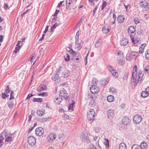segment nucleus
Listing matches in <instances>:
<instances>
[{"label":"nucleus","instance_id":"1","mask_svg":"<svg viewBox=\"0 0 149 149\" xmlns=\"http://www.w3.org/2000/svg\"><path fill=\"white\" fill-rule=\"evenodd\" d=\"M95 112L93 109H91L87 113V118L88 120L91 121L94 120Z\"/></svg>","mask_w":149,"mask_h":149},{"label":"nucleus","instance_id":"2","mask_svg":"<svg viewBox=\"0 0 149 149\" xmlns=\"http://www.w3.org/2000/svg\"><path fill=\"white\" fill-rule=\"evenodd\" d=\"M143 75L144 73L142 71H139L138 74V78L137 80H136V78L137 77V74H136V81L135 82H134V86L137 85L138 83H140Z\"/></svg>","mask_w":149,"mask_h":149},{"label":"nucleus","instance_id":"3","mask_svg":"<svg viewBox=\"0 0 149 149\" xmlns=\"http://www.w3.org/2000/svg\"><path fill=\"white\" fill-rule=\"evenodd\" d=\"M109 70L111 72L113 76L115 77H117L118 74L116 69L111 66H110L108 67Z\"/></svg>","mask_w":149,"mask_h":149},{"label":"nucleus","instance_id":"4","mask_svg":"<svg viewBox=\"0 0 149 149\" xmlns=\"http://www.w3.org/2000/svg\"><path fill=\"white\" fill-rule=\"evenodd\" d=\"M81 140L85 142L88 143L89 141V139L88 138V134L86 132H83L81 136Z\"/></svg>","mask_w":149,"mask_h":149},{"label":"nucleus","instance_id":"5","mask_svg":"<svg viewBox=\"0 0 149 149\" xmlns=\"http://www.w3.org/2000/svg\"><path fill=\"white\" fill-rule=\"evenodd\" d=\"M5 92L4 93L2 94V97L3 99H5L6 97H8L9 95L8 94L10 93V92L11 91V90H10L8 85L5 88Z\"/></svg>","mask_w":149,"mask_h":149},{"label":"nucleus","instance_id":"6","mask_svg":"<svg viewBox=\"0 0 149 149\" xmlns=\"http://www.w3.org/2000/svg\"><path fill=\"white\" fill-rule=\"evenodd\" d=\"M134 123L136 124H139L142 120V118L141 116L139 115H135L133 118Z\"/></svg>","mask_w":149,"mask_h":149},{"label":"nucleus","instance_id":"7","mask_svg":"<svg viewBox=\"0 0 149 149\" xmlns=\"http://www.w3.org/2000/svg\"><path fill=\"white\" fill-rule=\"evenodd\" d=\"M59 96L60 97H62L64 98L66 101L68 100V97L67 96V94L65 90H63V91H60Z\"/></svg>","mask_w":149,"mask_h":149},{"label":"nucleus","instance_id":"8","mask_svg":"<svg viewBox=\"0 0 149 149\" xmlns=\"http://www.w3.org/2000/svg\"><path fill=\"white\" fill-rule=\"evenodd\" d=\"M137 66L135 65L132 72V81L133 82H135L136 81V75L137 73Z\"/></svg>","mask_w":149,"mask_h":149},{"label":"nucleus","instance_id":"9","mask_svg":"<svg viewBox=\"0 0 149 149\" xmlns=\"http://www.w3.org/2000/svg\"><path fill=\"white\" fill-rule=\"evenodd\" d=\"M75 43L77 45L75 47V49L77 51H79L82 48L83 45L84 44V42L81 41L79 42L78 40H76L75 41Z\"/></svg>","mask_w":149,"mask_h":149},{"label":"nucleus","instance_id":"10","mask_svg":"<svg viewBox=\"0 0 149 149\" xmlns=\"http://www.w3.org/2000/svg\"><path fill=\"white\" fill-rule=\"evenodd\" d=\"M28 142L29 145L33 146L36 143V139L33 136H29L28 138Z\"/></svg>","mask_w":149,"mask_h":149},{"label":"nucleus","instance_id":"11","mask_svg":"<svg viewBox=\"0 0 149 149\" xmlns=\"http://www.w3.org/2000/svg\"><path fill=\"white\" fill-rule=\"evenodd\" d=\"M108 118L110 120L112 119L114 116V113L113 110L109 109L107 112Z\"/></svg>","mask_w":149,"mask_h":149},{"label":"nucleus","instance_id":"12","mask_svg":"<svg viewBox=\"0 0 149 149\" xmlns=\"http://www.w3.org/2000/svg\"><path fill=\"white\" fill-rule=\"evenodd\" d=\"M91 92L93 93H96L99 91V87L96 85H93L90 88Z\"/></svg>","mask_w":149,"mask_h":149},{"label":"nucleus","instance_id":"13","mask_svg":"<svg viewBox=\"0 0 149 149\" xmlns=\"http://www.w3.org/2000/svg\"><path fill=\"white\" fill-rule=\"evenodd\" d=\"M128 32L131 37L134 35L135 34V29L134 27L133 26L130 27L128 29Z\"/></svg>","mask_w":149,"mask_h":149},{"label":"nucleus","instance_id":"14","mask_svg":"<svg viewBox=\"0 0 149 149\" xmlns=\"http://www.w3.org/2000/svg\"><path fill=\"white\" fill-rule=\"evenodd\" d=\"M56 137V136L55 134L51 133L48 135L47 139L49 141L52 142L55 139Z\"/></svg>","mask_w":149,"mask_h":149},{"label":"nucleus","instance_id":"15","mask_svg":"<svg viewBox=\"0 0 149 149\" xmlns=\"http://www.w3.org/2000/svg\"><path fill=\"white\" fill-rule=\"evenodd\" d=\"M36 133L38 136H41L44 133V130L41 127L37 128L36 130Z\"/></svg>","mask_w":149,"mask_h":149},{"label":"nucleus","instance_id":"16","mask_svg":"<svg viewBox=\"0 0 149 149\" xmlns=\"http://www.w3.org/2000/svg\"><path fill=\"white\" fill-rule=\"evenodd\" d=\"M130 120L127 117L124 116L122 119V123L124 125H127L130 123Z\"/></svg>","mask_w":149,"mask_h":149},{"label":"nucleus","instance_id":"17","mask_svg":"<svg viewBox=\"0 0 149 149\" xmlns=\"http://www.w3.org/2000/svg\"><path fill=\"white\" fill-rule=\"evenodd\" d=\"M128 40L125 38H122L120 41V43L122 46H125L128 43Z\"/></svg>","mask_w":149,"mask_h":149},{"label":"nucleus","instance_id":"18","mask_svg":"<svg viewBox=\"0 0 149 149\" xmlns=\"http://www.w3.org/2000/svg\"><path fill=\"white\" fill-rule=\"evenodd\" d=\"M140 146L141 149H147L148 148V145L147 143L145 141H143L141 143Z\"/></svg>","mask_w":149,"mask_h":149},{"label":"nucleus","instance_id":"19","mask_svg":"<svg viewBox=\"0 0 149 149\" xmlns=\"http://www.w3.org/2000/svg\"><path fill=\"white\" fill-rule=\"evenodd\" d=\"M131 38L132 42L134 44H136L137 42L141 40V38L139 36L136 37L135 38H134L132 37H131Z\"/></svg>","mask_w":149,"mask_h":149},{"label":"nucleus","instance_id":"20","mask_svg":"<svg viewBox=\"0 0 149 149\" xmlns=\"http://www.w3.org/2000/svg\"><path fill=\"white\" fill-rule=\"evenodd\" d=\"M102 31L104 33H106L109 31V29L108 25H105L102 29Z\"/></svg>","mask_w":149,"mask_h":149},{"label":"nucleus","instance_id":"21","mask_svg":"<svg viewBox=\"0 0 149 149\" xmlns=\"http://www.w3.org/2000/svg\"><path fill=\"white\" fill-rule=\"evenodd\" d=\"M102 42V40L101 38L99 39L96 41L95 45V48L99 47L101 45Z\"/></svg>","mask_w":149,"mask_h":149},{"label":"nucleus","instance_id":"22","mask_svg":"<svg viewBox=\"0 0 149 149\" xmlns=\"http://www.w3.org/2000/svg\"><path fill=\"white\" fill-rule=\"evenodd\" d=\"M47 88V87L45 85H41L38 88L37 91H42L45 90Z\"/></svg>","mask_w":149,"mask_h":149},{"label":"nucleus","instance_id":"23","mask_svg":"<svg viewBox=\"0 0 149 149\" xmlns=\"http://www.w3.org/2000/svg\"><path fill=\"white\" fill-rule=\"evenodd\" d=\"M148 3L145 0H142L140 1V5L142 7L146 8V6H148Z\"/></svg>","mask_w":149,"mask_h":149},{"label":"nucleus","instance_id":"24","mask_svg":"<svg viewBox=\"0 0 149 149\" xmlns=\"http://www.w3.org/2000/svg\"><path fill=\"white\" fill-rule=\"evenodd\" d=\"M45 111L44 109H42L41 110H38L36 113L38 116H42L45 114Z\"/></svg>","mask_w":149,"mask_h":149},{"label":"nucleus","instance_id":"25","mask_svg":"<svg viewBox=\"0 0 149 149\" xmlns=\"http://www.w3.org/2000/svg\"><path fill=\"white\" fill-rule=\"evenodd\" d=\"M107 99L109 102H112L114 100V98L113 95H109L107 96Z\"/></svg>","mask_w":149,"mask_h":149},{"label":"nucleus","instance_id":"26","mask_svg":"<svg viewBox=\"0 0 149 149\" xmlns=\"http://www.w3.org/2000/svg\"><path fill=\"white\" fill-rule=\"evenodd\" d=\"M64 75L63 77L65 78H67L70 75V72L68 70H66L63 72Z\"/></svg>","mask_w":149,"mask_h":149},{"label":"nucleus","instance_id":"27","mask_svg":"<svg viewBox=\"0 0 149 149\" xmlns=\"http://www.w3.org/2000/svg\"><path fill=\"white\" fill-rule=\"evenodd\" d=\"M6 133L5 132H2L0 135V140L3 141L4 139L6 137Z\"/></svg>","mask_w":149,"mask_h":149},{"label":"nucleus","instance_id":"28","mask_svg":"<svg viewBox=\"0 0 149 149\" xmlns=\"http://www.w3.org/2000/svg\"><path fill=\"white\" fill-rule=\"evenodd\" d=\"M6 133L5 132H2L0 135V140L3 141L4 139L6 137Z\"/></svg>","mask_w":149,"mask_h":149},{"label":"nucleus","instance_id":"29","mask_svg":"<svg viewBox=\"0 0 149 149\" xmlns=\"http://www.w3.org/2000/svg\"><path fill=\"white\" fill-rule=\"evenodd\" d=\"M6 133L5 132H2L0 135V140L3 141L4 139L6 137Z\"/></svg>","mask_w":149,"mask_h":149},{"label":"nucleus","instance_id":"30","mask_svg":"<svg viewBox=\"0 0 149 149\" xmlns=\"http://www.w3.org/2000/svg\"><path fill=\"white\" fill-rule=\"evenodd\" d=\"M148 93L147 92L146 90V91H143L141 93V97L143 98H145L148 97Z\"/></svg>","mask_w":149,"mask_h":149},{"label":"nucleus","instance_id":"31","mask_svg":"<svg viewBox=\"0 0 149 149\" xmlns=\"http://www.w3.org/2000/svg\"><path fill=\"white\" fill-rule=\"evenodd\" d=\"M91 100L89 103V105L92 107H94L96 104V102H95V100H93V98H92L91 97Z\"/></svg>","mask_w":149,"mask_h":149},{"label":"nucleus","instance_id":"32","mask_svg":"<svg viewBox=\"0 0 149 149\" xmlns=\"http://www.w3.org/2000/svg\"><path fill=\"white\" fill-rule=\"evenodd\" d=\"M119 148V149H126V146L125 143H122L120 144Z\"/></svg>","mask_w":149,"mask_h":149},{"label":"nucleus","instance_id":"33","mask_svg":"<svg viewBox=\"0 0 149 149\" xmlns=\"http://www.w3.org/2000/svg\"><path fill=\"white\" fill-rule=\"evenodd\" d=\"M75 104V102L74 101H73L72 103L71 104H70L69 106H68V110H71L72 111H73V107L74 105Z\"/></svg>","mask_w":149,"mask_h":149},{"label":"nucleus","instance_id":"34","mask_svg":"<svg viewBox=\"0 0 149 149\" xmlns=\"http://www.w3.org/2000/svg\"><path fill=\"white\" fill-rule=\"evenodd\" d=\"M62 97L58 98L56 97V99L54 100V101L55 102L56 104H60V102H61L62 100Z\"/></svg>","mask_w":149,"mask_h":149},{"label":"nucleus","instance_id":"35","mask_svg":"<svg viewBox=\"0 0 149 149\" xmlns=\"http://www.w3.org/2000/svg\"><path fill=\"white\" fill-rule=\"evenodd\" d=\"M117 60L119 64L121 65L124 64V62L123 60L122 57H118L117 58Z\"/></svg>","mask_w":149,"mask_h":149},{"label":"nucleus","instance_id":"36","mask_svg":"<svg viewBox=\"0 0 149 149\" xmlns=\"http://www.w3.org/2000/svg\"><path fill=\"white\" fill-rule=\"evenodd\" d=\"M104 144L105 145L107 148L108 149L109 146V142L107 139H105L104 142Z\"/></svg>","mask_w":149,"mask_h":149},{"label":"nucleus","instance_id":"37","mask_svg":"<svg viewBox=\"0 0 149 149\" xmlns=\"http://www.w3.org/2000/svg\"><path fill=\"white\" fill-rule=\"evenodd\" d=\"M132 149H141V148L140 145L135 144L132 146Z\"/></svg>","mask_w":149,"mask_h":149},{"label":"nucleus","instance_id":"38","mask_svg":"<svg viewBox=\"0 0 149 149\" xmlns=\"http://www.w3.org/2000/svg\"><path fill=\"white\" fill-rule=\"evenodd\" d=\"M55 75L54 77H52V79L54 81H56V80H58L59 79V76L58 73H55Z\"/></svg>","mask_w":149,"mask_h":149},{"label":"nucleus","instance_id":"39","mask_svg":"<svg viewBox=\"0 0 149 149\" xmlns=\"http://www.w3.org/2000/svg\"><path fill=\"white\" fill-rule=\"evenodd\" d=\"M59 23H56L53 25L51 28L50 32L52 31L53 30L56 28V27L59 25Z\"/></svg>","mask_w":149,"mask_h":149},{"label":"nucleus","instance_id":"40","mask_svg":"<svg viewBox=\"0 0 149 149\" xmlns=\"http://www.w3.org/2000/svg\"><path fill=\"white\" fill-rule=\"evenodd\" d=\"M42 100L41 98H34L33 100V102H42Z\"/></svg>","mask_w":149,"mask_h":149},{"label":"nucleus","instance_id":"41","mask_svg":"<svg viewBox=\"0 0 149 149\" xmlns=\"http://www.w3.org/2000/svg\"><path fill=\"white\" fill-rule=\"evenodd\" d=\"M69 53L70 54H72L73 56V57H75L76 55V52L73 51L72 49H70L69 50Z\"/></svg>","mask_w":149,"mask_h":149},{"label":"nucleus","instance_id":"42","mask_svg":"<svg viewBox=\"0 0 149 149\" xmlns=\"http://www.w3.org/2000/svg\"><path fill=\"white\" fill-rule=\"evenodd\" d=\"M99 138H98V136H95V137L93 139V141H96L97 140V141L96 142V146H97V144L99 146Z\"/></svg>","mask_w":149,"mask_h":149},{"label":"nucleus","instance_id":"43","mask_svg":"<svg viewBox=\"0 0 149 149\" xmlns=\"http://www.w3.org/2000/svg\"><path fill=\"white\" fill-rule=\"evenodd\" d=\"M107 81L106 79H103L100 81V84L102 85H104L106 84Z\"/></svg>","mask_w":149,"mask_h":149},{"label":"nucleus","instance_id":"44","mask_svg":"<svg viewBox=\"0 0 149 149\" xmlns=\"http://www.w3.org/2000/svg\"><path fill=\"white\" fill-rule=\"evenodd\" d=\"M145 58L149 60V49L147 50L145 53Z\"/></svg>","mask_w":149,"mask_h":149},{"label":"nucleus","instance_id":"45","mask_svg":"<svg viewBox=\"0 0 149 149\" xmlns=\"http://www.w3.org/2000/svg\"><path fill=\"white\" fill-rule=\"evenodd\" d=\"M39 96H42V97L47 96H48V93L46 92H43L42 93H38Z\"/></svg>","mask_w":149,"mask_h":149},{"label":"nucleus","instance_id":"46","mask_svg":"<svg viewBox=\"0 0 149 149\" xmlns=\"http://www.w3.org/2000/svg\"><path fill=\"white\" fill-rule=\"evenodd\" d=\"M21 48V46L16 47L15 50L13 51V53H16L18 52H19V49Z\"/></svg>","mask_w":149,"mask_h":149},{"label":"nucleus","instance_id":"47","mask_svg":"<svg viewBox=\"0 0 149 149\" xmlns=\"http://www.w3.org/2000/svg\"><path fill=\"white\" fill-rule=\"evenodd\" d=\"M6 141L10 142L12 141V137L11 136H8L5 139Z\"/></svg>","mask_w":149,"mask_h":149},{"label":"nucleus","instance_id":"48","mask_svg":"<svg viewBox=\"0 0 149 149\" xmlns=\"http://www.w3.org/2000/svg\"><path fill=\"white\" fill-rule=\"evenodd\" d=\"M110 91L112 92L113 94H116L117 92L116 90L113 88H112L110 89Z\"/></svg>","mask_w":149,"mask_h":149},{"label":"nucleus","instance_id":"49","mask_svg":"<svg viewBox=\"0 0 149 149\" xmlns=\"http://www.w3.org/2000/svg\"><path fill=\"white\" fill-rule=\"evenodd\" d=\"M10 97L9 99L10 100H11L14 98V93L13 91H12L11 93H10Z\"/></svg>","mask_w":149,"mask_h":149},{"label":"nucleus","instance_id":"50","mask_svg":"<svg viewBox=\"0 0 149 149\" xmlns=\"http://www.w3.org/2000/svg\"><path fill=\"white\" fill-rule=\"evenodd\" d=\"M36 57L35 55L33 54V55L31 56V57L29 58L28 59V61H31L32 63V60L34 58Z\"/></svg>","mask_w":149,"mask_h":149},{"label":"nucleus","instance_id":"51","mask_svg":"<svg viewBox=\"0 0 149 149\" xmlns=\"http://www.w3.org/2000/svg\"><path fill=\"white\" fill-rule=\"evenodd\" d=\"M7 104L8 105V107L10 108H11L13 107V106L14 104L13 102H9Z\"/></svg>","mask_w":149,"mask_h":149},{"label":"nucleus","instance_id":"52","mask_svg":"<svg viewBox=\"0 0 149 149\" xmlns=\"http://www.w3.org/2000/svg\"><path fill=\"white\" fill-rule=\"evenodd\" d=\"M107 5V3L105 1H103L102 5V10H103L104 8Z\"/></svg>","mask_w":149,"mask_h":149},{"label":"nucleus","instance_id":"53","mask_svg":"<svg viewBox=\"0 0 149 149\" xmlns=\"http://www.w3.org/2000/svg\"><path fill=\"white\" fill-rule=\"evenodd\" d=\"M118 56L119 57H122L123 55V53L120 51H119L117 53Z\"/></svg>","mask_w":149,"mask_h":149},{"label":"nucleus","instance_id":"54","mask_svg":"<svg viewBox=\"0 0 149 149\" xmlns=\"http://www.w3.org/2000/svg\"><path fill=\"white\" fill-rule=\"evenodd\" d=\"M98 80L96 79L95 78H93L92 79V83L95 84H97V82H98Z\"/></svg>","mask_w":149,"mask_h":149},{"label":"nucleus","instance_id":"55","mask_svg":"<svg viewBox=\"0 0 149 149\" xmlns=\"http://www.w3.org/2000/svg\"><path fill=\"white\" fill-rule=\"evenodd\" d=\"M75 57H75H73V58H72V60L73 61L78 62L77 61L79 60V58H75Z\"/></svg>","mask_w":149,"mask_h":149},{"label":"nucleus","instance_id":"56","mask_svg":"<svg viewBox=\"0 0 149 149\" xmlns=\"http://www.w3.org/2000/svg\"><path fill=\"white\" fill-rule=\"evenodd\" d=\"M134 52H131L130 54H129L130 56V58H132L134 57L135 54H134Z\"/></svg>","mask_w":149,"mask_h":149},{"label":"nucleus","instance_id":"57","mask_svg":"<svg viewBox=\"0 0 149 149\" xmlns=\"http://www.w3.org/2000/svg\"><path fill=\"white\" fill-rule=\"evenodd\" d=\"M50 118L49 117H47L46 118H43L42 119V122H45L47 121H49Z\"/></svg>","mask_w":149,"mask_h":149},{"label":"nucleus","instance_id":"58","mask_svg":"<svg viewBox=\"0 0 149 149\" xmlns=\"http://www.w3.org/2000/svg\"><path fill=\"white\" fill-rule=\"evenodd\" d=\"M72 1V0H66L67 6H69V5L71 3Z\"/></svg>","mask_w":149,"mask_h":149},{"label":"nucleus","instance_id":"59","mask_svg":"<svg viewBox=\"0 0 149 149\" xmlns=\"http://www.w3.org/2000/svg\"><path fill=\"white\" fill-rule=\"evenodd\" d=\"M144 70L145 71L147 72H149V65L146 66L144 68Z\"/></svg>","mask_w":149,"mask_h":149},{"label":"nucleus","instance_id":"60","mask_svg":"<svg viewBox=\"0 0 149 149\" xmlns=\"http://www.w3.org/2000/svg\"><path fill=\"white\" fill-rule=\"evenodd\" d=\"M126 59L127 61H130L131 60L132 58H130V56L129 54H127L126 57Z\"/></svg>","mask_w":149,"mask_h":149},{"label":"nucleus","instance_id":"61","mask_svg":"<svg viewBox=\"0 0 149 149\" xmlns=\"http://www.w3.org/2000/svg\"><path fill=\"white\" fill-rule=\"evenodd\" d=\"M118 23H122L124 21V19H116Z\"/></svg>","mask_w":149,"mask_h":149},{"label":"nucleus","instance_id":"62","mask_svg":"<svg viewBox=\"0 0 149 149\" xmlns=\"http://www.w3.org/2000/svg\"><path fill=\"white\" fill-rule=\"evenodd\" d=\"M65 60L66 61H68L70 60V56L68 54H67V58L65 57Z\"/></svg>","mask_w":149,"mask_h":149},{"label":"nucleus","instance_id":"63","mask_svg":"<svg viewBox=\"0 0 149 149\" xmlns=\"http://www.w3.org/2000/svg\"><path fill=\"white\" fill-rule=\"evenodd\" d=\"M79 34V31H78L76 33V35L75 36L76 40H78Z\"/></svg>","mask_w":149,"mask_h":149},{"label":"nucleus","instance_id":"64","mask_svg":"<svg viewBox=\"0 0 149 149\" xmlns=\"http://www.w3.org/2000/svg\"><path fill=\"white\" fill-rule=\"evenodd\" d=\"M143 33V30L140 29V30H139L137 32V33H138L139 34H141L142 33Z\"/></svg>","mask_w":149,"mask_h":149}]
</instances>
